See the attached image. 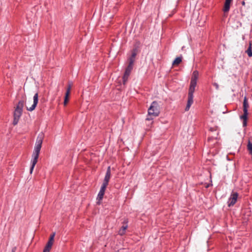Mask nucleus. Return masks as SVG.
I'll return each mask as SVG.
<instances>
[{"mask_svg":"<svg viewBox=\"0 0 252 252\" xmlns=\"http://www.w3.org/2000/svg\"><path fill=\"white\" fill-rule=\"evenodd\" d=\"M42 134L39 135L37 138L35 146L34 147V151L32 156L33 159L32 160V165L30 168L31 174L32 173L33 168L37 162V159L39 157L40 151L42 144Z\"/></svg>","mask_w":252,"mask_h":252,"instance_id":"f257e3e1","label":"nucleus"},{"mask_svg":"<svg viewBox=\"0 0 252 252\" xmlns=\"http://www.w3.org/2000/svg\"><path fill=\"white\" fill-rule=\"evenodd\" d=\"M148 116L146 118V120L150 121L156 117L159 114V107L158 103L154 101H153L149 108L148 109Z\"/></svg>","mask_w":252,"mask_h":252,"instance_id":"f03ea898","label":"nucleus"},{"mask_svg":"<svg viewBox=\"0 0 252 252\" xmlns=\"http://www.w3.org/2000/svg\"><path fill=\"white\" fill-rule=\"evenodd\" d=\"M24 100H20L15 108V110L13 114L14 119L13 121V125L14 126L16 125L19 122V120L23 113V109L24 107Z\"/></svg>","mask_w":252,"mask_h":252,"instance_id":"7ed1b4c3","label":"nucleus"},{"mask_svg":"<svg viewBox=\"0 0 252 252\" xmlns=\"http://www.w3.org/2000/svg\"><path fill=\"white\" fill-rule=\"evenodd\" d=\"M243 115L240 116V119L243 121V126H246L247 125V120L248 115V108L249 107V103L246 96L244 97L243 101Z\"/></svg>","mask_w":252,"mask_h":252,"instance_id":"20e7f679","label":"nucleus"},{"mask_svg":"<svg viewBox=\"0 0 252 252\" xmlns=\"http://www.w3.org/2000/svg\"><path fill=\"white\" fill-rule=\"evenodd\" d=\"M196 84L190 83V86L188 93V98L187 104L185 108L186 111H188L193 102V93L195 91V88Z\"/></svg>","mask_w":252,"mask_h":252,"instance_id":"39448f33","label":"nucleus"},{"mask_svg":"<svg viewBox=\"0 0 252 252\" xmlns=\"http://www.w3.org/2000/svg\"><path fill=\"white\" fill-rule=\"evenodd\" d=\"M55 235V232L52 233L50 235L49 239L48 241L47 242V243L43 250V252H50V251L52 248L53 244Z\"/></svg>","mask_w":252,"mask_h":252,"instance_id":"423d86ee","label":"nucleus"},{"mask_svg":"<svg viewBox=\"0 0 252 252\" xmlns=\"http://www.w3.org/2000/svg\"><path fill=\"white\" fill-rule=\"evenodd\" d=\"M238 194L237 192H234L231 194L228 201V206L229 207L233 206L236 202Z\"/></svg>","mask_w":252,"mask_h":252,"instance_id":"0eeeda50","label":"nucleus"},{"mask_svg":"<svg viewBox=\"0 0 252 252\" xmlns=\"http://www.w3.org/2000/svg\"><path fill=\"white\" fill-rule=\"evenodd\" d=\"M38 93H36L33 96V102L32 105L30 107L27 106L26 107L27 110L29 111H32L33 110H34L37 103H38Z\"/></svg>","mask_w":252,"mask_h":252,"instance_id":"6e6552de","label":"nucleus"},{"mask_svg":"<svg viewBox=\"0 0 252 252\" xmlns=\"http://www.w3.org/2000/svg\"><path fill=\"white\" fill-rule=\"evenodd\" d=\"M138 50L137 48H134L132 51V54L128 59L129 63L133 64L135 61V57L137 54Z\"/></svg>","mask_w":252,"mask_h":252,"instance_id":"1a4fd4ad","label":"nucleus"},{"mask_svg":"<svg viewBox=\"0 0 252 252\" xmlns=\"http://www.w3.org/2000/svg\"><path fill=\"white\" fill-rule=\"evenodd\" d=\"M110 176H111V168H110V166H108L107 169L106 173L103 183L108 184V183H109V180L110 178Z\"/></svg>","mask_w":252,"mask_h":252,"instance_id":"9d476101","label":"nucleus"},{"mask_svg":"<svg viewBox=\"0 0 252 252\" xmlns=\"http://www.w3.org/2000/svg\"><path fill=\"white\" fill-rule=\"evenodd\" d=\"M199 73L197 70H194L192 74L190 83L192 84H197V80L198 78Z\"/></svg>","mask_w":252,"mask_h":252,"instance_id":"9b49d317","label":"nucleus"},{"mask_svg":"<svg viewBox=\"0 0 252 252\" xmlns=\"http://www.w3.org/2000/svg\"><path fill=\"white\" fill-rule=\"evenodd\" d=\"M233 0H225L224 7L223 8V11L224 13L228 12L229 11L230 4L232 2Z\"/></svg>","mask_w":252,"mask_h":252,"instance_id":"f8f14e48","label":"nucleus"},{"mask_svg":"<svg viewBox=\"0 0 252 252\" xmlns=\"http://www.w3.org/2000/svg\"><path fill=\"white\" fill-rule=\"evenodd\" d=\"M131 73V71L126 69L124 76H123V84L125 85L128 80V78Z\"/></svg>","mask_w":252,"mask_h":252,"instance_id":"ddd939ff","label":"nucleus"},{"mask_svg":"<svg viewBox=\"0 0 252 252\" xmlns=\"http://www.w3.org/2000/svg\"><path fill=\"white\" fill-rule=\"evenodd\" d=\"M104 193L100 191H99L98 192V194L97 195V204H100V203H101V200L103 197V196H104Z\"/></svg>","mask_w":252,"mask_h":252,"instance_id":"4468645a","label":"nucleus"},{"mask_svg":"<svg viewBox=\"0 0 252 252\" xmlns=\"http://www.w3.org/2000/svg\"><path fill=\"white\" fill-rule=\"evenodd\" d=\"M127 225L126 224V225H123L121 229L119 230V232H118V234L121 236L124 235L125 234V232H126V230L127 229Z\"/></svg>","mask_w":252,"mask_h":252,"instance_id":"2eb2a0df","label":"nucleus"},{"mask_svg":"<svg viewBox=\"0 0 252 252\" xmlns=\"http://www.w3.org/2000/svg\"><path fill=\"white\" fill-rule=\"evenodd\" d=\"M182 62V57H177L175 60L173 62L172 65H177L181 63Z\"/></svg>","mask_w":252,"mask_h":252,"instance_id":"dca6fc26","label":"nucleus"},{"mask_svg":"<svg viewBox=\"0 0 252 252\" xmlns=\"http://www.w3.org/2000/svg\"><path fill=\"white\" fill-rule=\"evenodd\" d=\"M246 52L247 53L248 56L249 57H252V50L251 47V44H250V46L248 49L246 50Z\"/></svg>","mask_w":252,"mask_h":252,"instance_id":"f3484780","label":"nucleus"},{"mask_svg":"<svg viewBox=\"0 0 252 252\" xmlns=\"http://www.w3.org/2000/svg\"><path fill=\"white\" fill-rule=\"evenodd\" d=\"M247 149L249 152L250 154H252V143L250 141H249L248 142Z\"/></svg>","mask_w":252,"mask_h":252,"instance_id":"a211bd4d","label":"nucleus"},{"mask_svg":"<svg viewBox=\"0 0 252 252\" xmlns=\"http://www.w3.org/2000/svg\"><path fill=\"white\" fill-rule=\"evenodd\" d=\"M108 184H107L103 183V184H102V186L101 187L100 191L105 193V191L106 188L107 186H108Z\"/></svg>","mask_w":252,"mask_h":252,"instance_id":"6ab92c4d","label":"nucleus"},{"mask_svg":"<svg viewBox=\"0 0 252 252\" xmlns=\"http://www.w3.org/2000/svg\"><path fill=\"white\" fill-rule=\"evenodd\" d=\"M71 84H68V85H67V90H66V93H65V94H70V90H71Z\"/></svg>","mask_w":252,"mask_h":252,"instance_id":"aec40b11","label":"nucleus"},{"mask_svg":"<svg viewBox=\"0 0 252 252\" xmlns=\"http://www.w3.org/2000/svg\"><path fill=\"white\" fill-rule=\"evenodd\" d=\"M69 96V94H67V95L66 94H65L64 100V102H63L64 105H66L68 102Z\"/></svg>","mask_w":252,"mask_h":252,"instance_id":"412c9836","label":"nucleus"},{"mask_svg":"<svg viewBox=\"0 0 252 252\" xmlns=\"http://www.w3.org/2000/svg\"><path fill=\"white\" fill-rule=\"evenodd\" d=\"M133 64H130L129 63L127 67L126 68V69L127 70H129L130 71H131V70L133 68Z\"/></svg>","mask_w":252,"mask_h":252,"instance_id":"4be33fe9","label":"nucleus"},{"mask_svg":"<svg viewBox=\"0 0 252 252\" xmlns=\"http://www.w3.org/2000/svg\"><path fill=\"white\" fill-rule=\"evenodd\" d=\"M218 134H219V132H217V135L216 136H212L211 137H209L208 138V141H210V140H211L212 139H217V136L218 135Z\"/></svg>","mask_w":252,"mask_h":252,"instance_id":"5701e85b","label":"nucleus"},{"mask_svg":"<svg viewBox=\"0 0 252 252\" xmlns=\"http://www.w3.org/2000/svg\"><path fill=\"white\" fill-rule=\"evenodd\" d=\"M213 86L216 88V89L217 90H219V84H218V83H214L213 84Z\"/></svg>","mask_w":252,"mask_h":252,"instance_id":"b1692460","label":"nucleus"},{"mask_svg":"<svg viewBox=\"0 0 252 252\" xmlns=\"http://www.w3.org/2000/svg\"><path fill=\"white\" fill-rule=\"evenodd\" d=\"M16 249H17V248L16 247H14L12 249V251H11V252H15L16 251Z\"/></svg>","mask_w":252,"mask_h":252,"instance_id":"393cba45","label":"nucleus"},{"mask_svg":"<svg viewBox=\"0 0 252 252\" xmlns=\"http://www.w3.org/2000/svg\"><path fill=\"white\" fill-rule=\"evenodd\" d=\"M210 130L211 131H216V129L215 128L211 127L210 128Z\"/></svg>","mask_w":252,"mask_h":252,"instance_id":"a878e982","label":"nucleus"},{"mask_svg":"<svg viewBox=\"0 0 252 252\" xmlns=\"http://www.w3.org/2000/svg\"><path fill=\"white\" fill-rule=\"evenodd\" d=\"M242 5H244L245 4V1H243L242 2Z\"/></svg>","mask_w":252,"mask_h":252,"instance_id":"bb28decb","label":"nucleus"}]
</instances>
